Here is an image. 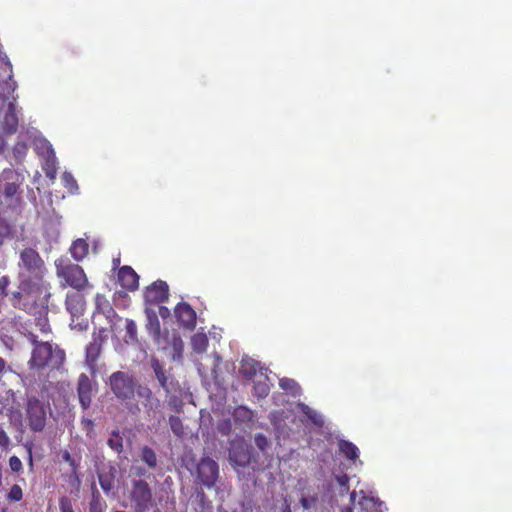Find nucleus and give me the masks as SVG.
<instances>
[{
  "label": "nucleus",
  "instance_id": "26",
  "mask_svg": "<svg viewBox=\"0 0 512 512\" xmlns=\"http://www.w3.org/2000/svg\"><path fill=\"white\" fill-rule=\"evenodd\" d=\"M126 335L124 337V341L126 343H135L138 341V334H137V325L134 320L132 319H126Z\"/></svg>",
  "mask_w": 512,
  "mask_h": 512
},
{
  "label": "nucleus",
  "instance_id": "32",
  "mask_svg": "<svg viewBox=\"0 0 512 512\" xmlns=\"http://www.w3.org/2000/svg\"><path fill=\"white\" fill-rule=\"evenodd\" d=\"M167 404H168L169 408L172 409L173 411H175L176 413L183 412L184 402L179 396H176V395L168 396Z\"/></svg>",
  "mask_w": 512,
  "mask_h": 512
},
{
  "label": "nucleus",
  "instance_id": "37",
  "mask_svg": "<svg viewBox=\"0 0 512 512\" xmlns=\"http://www.w3.org/2000/svg\"><path fill=\"white\" fill-rule=\"evenodd\" d=\"M62 460L69 464L71 467V471L73 474H77L78 466L79 464L76 462V460L72 457V455L69 453V451L65 450L62 453Z\"/></svg>",
  "mask_w": 512,
  "mask_h": 512
},
{
  "label": "nucleus",
  "instance_id": "34",
  "mask_svg": "<svg viewBox=\"0 0 512 512\" xmlns=\"http://www.w3.org/2000/svg\"><path fill=\"white\" fill-rule=\"evenodd\" d=\"M8 499L11 501H20L23 497L22 489L19 485L14 484L7 495Z\"/></svg>",
  "mask_w": 512,
  "mask_h": 512
},
{
  "label": "nucleus",
  "instance_id": "10",
  "mask_svg": "<svg viewBox=\"0 0 512 512\" xmlns=\"http://www.w3.org/2000/svg\"><path fill=\"white\" fill-rule=\"evenodd\" d=\"M219 476V466L210 457H203L197 465V477L201 483L211 488L215 485Z\"/></svg>",
  "mask_w": 512,
  "mask_h": 512
},
{
  "label": "nucleus",
  "instance_id": "21",
  "mask_svg": "<svg viewBox=\"0 0 512 512\" xmlns=\"http://www.w3.org/2000/svg\"><path fill=\"white\" fill-rule=\"evenodd\" d=\"M69 251H70L72 258L75 261L79 262V261H82L88 255L89 245L85 239L78 238L75 241H73V243L70 246Z\"/></svg>",
  "mask_w": 512,
  "mask_h": 512
},
{
  "label": "nucleus",
  "instance_id": "53",
  "mask_svg": "<svg viewBox=\"0 0 512 512\" xmlns=\"http://www.w3.org/2000/svg\"><path fill=\"white\" fill-rule=\"evenodd\" d=\"M54 173H55V171H54V172H49V171H47V172H46V175H47L48 177H50V178H54Z\"/></svg>",
  "mask_w": 512,
  "mask_h": 512
},
{
  "label": "nucleus",
  "instance_id": "38",
  "mask_svg": "<svg viewBox=\"0 0 512 512\" xmlns=\"http://www.w3.org/2000/svg\"><path fill=\"white\" fill-rule=\"evenodd\" d=\"M60 512H74L72 501L67 496H62L59 499Z\"/></svg>",
  "mask_w": 512,
  "mask_h": 512
},
{
  "label": "nucleus",
  "instance_id": "14",
  "mask_svg": "<svg viewBox=\"0 0 512 512\" xmlns=\"http://www.w3.org/2000/svg\"><path fill=\"white\" fill-rule=\"evenodd\" d=\"M118 281L122 288L135 291L139 286V276L130 266H122L118 271Z\"/></svg>",
  "mask_w": 512,
  "mask_h": 512
},
{
  "label": "nucleus",
  "instance_id": "29",
  "mask_svg": "<svg viewBox=\"0 0 512 512\" xmlns=\"http://www.w3.org/2000/svg\"><path fill=\"white\" fill-rule=\"evenodd\" d=\"M107 445L117 453L123 451V438L119 431H112L111 437L107 441Z\"/></svg>",
  "mask_w": 512,
  "mask_h": 512
},
{
  "label": "nucleus",
  "instance_id": "18",
  "mask_svg": "<svg viewBox=\"0 0 512 512\" xmlns=\"http://www.w3.org/2000/svg\"><path fill=\"white\" fill-rule=\"evenodd\" d=\"M151 367L155 373L157 380L159 381L160 386L165 390L167 394L173 391V382L168 381L169 377L166 375V370L163 365L160 363L158 359H152Z\"/></svg>",
  "mask_w": 512,
  "mask_h": 512
},
{
  "label": "nucleus",
  "instance_id": "4",
  "mask_svg": "<svg viewBox=\"0 0 512 512\" xmlns=\"http://www.w3.org/2000/svg\"><path fill=\"white\" fill-rule=\"evenodd\" d=\"M26 337L35 345L29 360L31 368L39 370L48 366L55 367L64 359L61 351L53 352L52 345L49 342H38V336L33 332H28Z\"/></svg>",
  "mask_w": 512,
  "mask_h": 512
},
{
  "label": "nucleus",
  "instance_id": "23",
  "mask_svg": "<svg viewBox=\"0 0 512 512\" xmlns=\"http://www.w3.org/2000/svg\"><path fill=\"white\" fill-rule=\"evenodd\" d=\"M338 447L340 453L348 460L355 461L359 458V449L354 443L348 440H340Z\"/></svg>",
  "mask_w": 512,
  "mask_h": 512
},
{
  "label": "nucleus",
  "instance_id": "22",
  "mask_svg": "<svg viewBox=\"0 0 512 512\" xmlns=\"http://www.w3.org/2000/svg\"><path fill=\"white\" fill-rule=\"evenodd\" d=\"M297 408L302 414H304L307 417L311 424L315 425L316 427H322L324 425V420L322 416L305 403H298Z\"/></svg>",
  "mask_w": 512,
  "mask_h": 512
},
{
  "label": "nucleus",
  "instance_id": "54",
  "mask_svg": "<svg viewBox=\"0 0 512 512\" xmlns=\"http://www.w3.org/2000/svg\"><path fill=\"white\" fill-rule=\"evenodd\" d=\"M84 422H86V425L92 426L93 422L89 419H85Z\"/></svg>",
  "mask_w": 512,
  "mask_h": 512
},
{
  "label": "nucleus",
  "instance_id": "30",
  "mask_svg": "<svg viewBox=\"0 0 512 512\" xmlns=\"http://www.w3.org/2000/svg\"><path fill=\"white\" fill-rule=\"evenodd\" d=\"M106 508L105 501L101 498L100 494L93 493L92 499L89 503V512H104Z\"/></svg>",
  "mask_w": 512,
  "mask_h": 512
},
{
  "label": "nucleus",
  "instance_id": "40",
  "mask_svg": "<svg viewBox=\"0 0 512 512\" xmlns=\"http://www.w3.org/2000/svg\"><path fill=\"white\" fill-rule=\"evenodd\" d=\"M9 466L10 469L15 473H18L22 470V462L20 458L15 455L9 458Z\"/></svg>",
  "mask_w": 512,
  "mask_h": 512
},
{
  "label": "nucleus",
  "instance_id": "20",
  "mask_svg": "<svg viewBox=\"0 0 512 512\" xmlns=\"http://www.w3.org/2000/svg\"><path fill=\"white\" fill-rule=\"evenodd\" d=\"M232 415L236 423L243 424L248 427L252 426L255 422L254 411L246 406H237Z\"/></svg>",
  "mask_w": 512,
  "mask_h": 512
},
{
  "label": "nucleus",
  "instance_id": "25",
  "mask_svg": "<svg viewBox=\"0 0 512 512\" xmlns=\"http://www.w3.org/2000/svg\"><path fill=\"white\" fill-rule=\"evenodd\" d=\"M141 460L150 468L154 469L157 466V455L155 451L149 446L141 448Z\"/></svg>",
  "mask_w": 512,
  "mask_h": 512
},
{
  "label": "nucleus",
  "instance_id": "5",
  "mask_svg": "<svg viewBox=\"0 0 512 512\" xmlns=\"http://www.w3.org/2000/svg\"><path fill=\"white\" fill-rule=\"evenodd\" d=\"M55 267L58 278L64 281V286H70L78 292H82L91 286L84 269L80 265L72 263L69 259H57Z\"/></svg>",
  "mask_w": 512,
  "mask_h": 512
},
{
  "label": "nucleus",
  "instance_id": "47",
  "mask_svg": "<svg viewBox=\"0 0 512 512\" xmlns=\"http://www.w3.org/2000/svg\"><path fill=\"white\" fill-rule=\"evenodd\" d=\"M294 384H295V382L293 380H290V379H281L280 380V386L283 389H288V388H290Z\"/></svg>",
  "mask_w": 512,
  "mask_h": 512
},
{
  "label": "nucleus",
  "instance_id": "31",
  "mask_svg": "<svg viewBox=\"0 0 512 512\" xmlns=\"http://www.w3.org/2000/svg\"><path fill=\"white\" fill-rule=\"evenodd\" d=\"M147 318H148L147 329L151 333H153L155 335H159L160 334V323H159V319H158L157 315L154 312H151V313L147 314Z\"/></svg>",
  "mask_w": 512,
  "mask_h": 512
},
{
  "label": "nucleus",
  "instance_id": "8",
  "mask_svg": "<svg viewBox=\"0 0 512 512\" xmlns=\"http://www.w3.org/2000/svg\"><path fill=\"white\" fill-rule=\"evenodd\" d=\"M135 512H147L153 505L152 490L145 480H133L130 493Z\"/></svg>",
  "mask_w": 512,
  "mask_h": 512
},
{
  "label": "nucleus",
  "instance_id": "12",
  "mask_svg": "<svg viewBox=\"0 0 512 512\" xmlns=\"http://www.w3.org/2000/svg\"><path fill=\"white\" fill-rule=\"evenodd\" d=\"M174 313L180 326L190 331L194 330L197 315L195 310L187 302L178 303L175 306Z\"/></svg>",
  "mask_w": 512,
  "mask_h": 512
},
{
  "label": "nucleus",
  "instance_id": "16",
  "mask_svg": "<svg viewBox=\"0 0 512 512\" xmlns=\"http://www.w3.org/2000/svg\"><path fill=\"white\" fill-rule=\"evenodd\" d=\"M18 407L17 396L12 389H8L3 394H0V413L12 415L18 410Z\"/></svg>",
  "mask_w": 512,
  "mask_h": 512
},
{
  "label": "nucleus",
  "instance_id": "39",
  "mask_svg": "<svg viewBox=\"0 0 512 512\" xmlns=\"http://www.w3.org/2000/svg\"><path fill=\"white\" fill-rule=\"evenodd\" d=\"M254 442H255V445L259 448V450H261L263 452L268 447V439L265 435H263L261 433L255 435Z\"/></svg>",
  "mask_w": 512,
  "mask_h": 512
},
{
  "label": "nucleus",
  "instance_id": "50",
  "mask_svg": "<svg viewBox=\"0 0 512 512\" xmlns=\"http://www.w3.org/2000/svg\"><path fill=\"white\" fill-rule=\"evenodd\" d=\"M28 454H29V463H30V466L32 467L33 466V456H32V448L31 447L28 449Z\"/></svg>",
  "mask_w": 512,
  "mask_h": 512
},
{
  "label": "nucleus",
  "instance_id": "13",
  "mask_svg": "<svg viewBox=\"0 0 512 512\" xmlns=\"http://www.w3.org/2000/svg\"><path fill=\"white\" fill-rule=\"evenodd\" d=\"M94 386L91 379L84 373L79 375L77 382V394L80 406L87 410L91 406Z\"/></svg>",
  "mask_w": 512,
  "mask_h": 512
},
{
  "label": "nucleus",
  "instance_id": "52",
  "mask_svg": "<svg viewBox=\"0 0 512 512\" xmlns=\"http://www.w3.org/2000/svg\"><path fill=\"white\" fill-rule=\"evenodd\" d=\"M163 311H166L168 313V309L166 307H160L159 312L161 316H163Z\"/></svg>",
  "mask_w": 512,
  "mask_h": 512
},
{
  "label": "nucleus",
  "instance_id": "33",
  "mask_svg": "<svg viewBox=\"0 0 512 512\" xmlns=\"http://www.w3.org/2000/svg\"><path fill=\"white\" fill-rule=\"evenodd\" d=\"M96 309L100 312L111 310V306L106 297L102 294H96L95 296Z\"/></svg>",
  "mask_w": 512,
  "mask_h": 512
},
{
  "label": "nucleus",
  "instance_id": "15",
  "mask_svg": "<svg viewBox=\"0 0 512 512\" xmlns=\"http://www.w3.org/2000/svg\"><path fill=\"white\" fill-rule=\"evenodd\" d=\"M67 311L74 317L82 315L85 311V298L80 292L68 293L65 300Z\"/></svg>",
  "mask_w": 512,
  "mask_h": 512
},
{
  "label": "nucleus",
  "instance_id": "57",
  "mask_svg": "<svg viewBox=\"0 0 512 512\" xmlns=\"http://www.w3.org/2000/svg\"><path fill=\"white\" fill-rule=\"evenodd\" d=\"M155 512H160L159 510H156Z\"/></svg>",
  "mask_w": 512,
  "mask_h": 512
},
{
  "label": "nucleus",
  "instance_id": "7",
  "mask_svg": "<svg viewBox=\"0 0 512 512\" xmlns=\"http://www.w3.org/2000/svg\"><path fill=\"white\" fill-rule=\"evenodd\" d=\"M107 340V331L105 328L99 329L92 335V341L87 345L85 351V365L90 374L95 377L99 371L98 360L100 358L102 347Z\"/></svg>",
  "mask_w": 512,
  "mask_h": 512
},
{
  "label": "nucleus",
  "instance_id": "9",
  "mask_svg": "<svg viewBox=\"0 0 512 512\" xmlns=\"http://www.w3.org/2000/svg\"><path fill=\"white\" fill-rule=\"evenodd\" d=\"M253 459V448L242 438L234 439L229 447V461L234 467H246Z\"/></svg>",
  "mask_w": 512,
  "mask_h": 512
},
{
  "label": "nucleus",
  "instance_id": "6",
  "mask_svg": "<svg viewBox=\"0 0 512 512\" xmlns=\"http://www.w3.org/2000/svg\"><path fill=\"white\" fill-rule=\"evenodd\" d=\"M51 414L49 402H44L36 396H28L25 404V420L32 432L44 431L47 416Z\"/></svg>",
  "mask_w": 512,
  "mask_h": 512
},
{
  "label": "nucleus",
  "instance_id": "51",
  "mask_svg": "<svg viewBox=\"0 0 512 512\" xmlns=\"http://www.w3.org/2000/svg\"><path fill=\"white\" fill-rule=\"evenodd\" d=\"M4 145H5L4 139L2 136H0V152H2L4 150Z\"/></svg>",
  "mask_w": 512,
  "mask_h": 512
},
{
  "label": "nucleus",
  "instance_id": "43",
  "mask_svg": "<svg viewBox=\"0 0 512 512\" xmlns=\"http://www.w3.org/2000/svg\"><path fill=\"white\" fill-rule=\"evenodd\" d=\"M336 481L339 484L340 487L345 488L346 490L349 489V477L347 474H341L336 476Z\"/></svg>",
  "mask_w": 512,
  "mask_h": 512
},
{
  "label": "nucleus",
  "instance_id": "41",
  "mask_svg": "<svg viewBox=\"0 0 512 512\" xmlns=\"http://www.w3.org/2000/svg\"><path fill=\"white\" fill-rule=\"evenodd\" d=\"M10 445V438L4 428L0 426V447L6 449Z\"/></svg>",
  "mask_w": 512,
  "mask_h": 512
},
{
  "label": "nucleus",
  "instance_id": "28",
  "mask_svg": "<svg viewBox=\"0 0 512 512\" xmlns=\"http://www.w3.org/2000/svg\"><path fill=\"white\" fill-rule=\"evenodd\" d=\"M191 344H192V347L193 349L198 352V353H202L204 351H206L207 349V346H208V338L205 334L203 333H198V334H195L192 339H191Z\"/></svg>",
  "mask_w": 512,
  "mask_h": 512
},
{
  "label": "nucleus",
  "instance_id": "45",
  "mask_svg": "<svg viewBox=\"0 0 512 512\" xmlns=\"http://www.w3.org/2000/svg\"><path fill=\"white\" fill-rule=\"evenodd\" d=\"M10 370V367L7 365V362L5 359L0 357V379L4 374H6Z\"/></svg>",
  "mask_w": 512,
  "mask_h": 512
},
{
  "label": "nucleus",
  "instance_id": "17",
  "mask_svg": "<svg viewBox=\"0 0 512 512\" xmlns=\"http://www.w3.org/2000/svg\"><path fill=\"white\" fill-rule=\"evenodd\" d=\"M18 125L19 120L16 112V105L14 102H10L2 123L3 131L7 134H14L18 129Z\"/></svg>",
  "mask_w": 512,
  "mask_h": 512
},
{
  "label": "nucleus",
  "instance_id": "36",
  "mask_svg": "<svg viewBox=\"0 0 512 512\" xmlns=\"http://www.w3.org/2000/svg\"><path fill=\"white\" fill-rule=\"evenodd\" d=\"M254 392L258 397L264 398L269 394L270 388L265 382L255 383Z\"/></svg>",
  "mask_w": 512,
  "mask_h": 512
},
{
  "label": "nucleus",
  "instance_id": "44",
  "mask_svg": "<svg viewBox=\"0 0 512 512\" xmlns=\"http://www.w3.org/2000/svg\"><path fill=\"white\" fill-rule=\"evenodd\" d=\"M10 284V280L7 276L0 278V295H6L7 287Z\"/></svg>",
  "mask_w": 512,
  "mask_h": 512
},
{
  "label": "nucleus",
  "instance_id": "46",
  "mask_svg": "<svg viewBox=\"0 0 512 512\" xmlns=\"http://www.w3.org/2000/svg\"><path fill=\"white\" fill-rule=\"evenodd\" d=\"M16 191V186L14 184L8 183L5 187V195L12 196Z\"/></svg>",
  "mask_w": 512,
  "mask_h": 512
},
{
  "label": "nucleus",
  "instance_id": "3",
  "mask_svg": "<svg viewBox=\"0 0 512 512\" xmlns=\"http://www.w3.org/2000/svg\"><path fill=\"white\" fill-rule=\"evenodd\" d=\"M18 281H47L45 276L48 273L46 264L39 252L31 247L22 249L18 261Z\"/></svg>",
  "mask_w": 512,
  "mask_h": 512
},
{
  "label": "nucleus",
  "instance_id": "48",
  "mask_svg": "<svg viewBox=\"0 0 512 512\" xmlns=\"http://www.w3.org/2000/svg\"><path fill=\"white\" fill-rule=\"evenodd\" d=\"M312 501H314V499H312ZM300 504L304 509H309L311 507V500L306 497H302L300 499Z\"/></svg>",
  "mask_w": 512,
  "mask_h": 512
},
{
  "label": "nucleus",
  "instance_id": "42",
  "mask_svg": "<svg viewBox=\"0 0 512 512\" xmlns=\"http://www.w3.org/2000/svg\"><path fill=\"white\" fill-rule=\"evenodd\" d=\"M63 181L68 188L77 187V182L70 173L65 172L63 174Z\"/></svg>",
  "mask_w": 512,
  "mask_h": 512
},
{
  "label": "nucleus",
  "instance_id": "55",
  "mask_svg": "<svg viewBox=\"0 0 512 512\" xmlns=\"http://www.w3.org/2000/svg\"><path fill=\"white\" fill-rule=\"evenodd\" d=\"M115 512H126V511L118 510V511H115Z\"/></svg>",
  "mask_w": 512,
  "mask_h": 512
},
{
  "label": "nucleus",
  "instance_id": "11",
  "mask_svg": "<svg viewBox=\"0 0 512 512\" xmlns=\"http://www.w3.org/2000/svg\"><path fill=\"white\" fill-rule=\"evenodd\" d=\"M169 296V287L165 281L157 280L146 287L144 292L145 302L149 304H160L165 302Z\"/></svg>",
  "mask_w": 512,
  "mask_h": 512
},
{
  "label": "nucleus",
  "instance_id": "35",
  "mask_svg": "<svg viewBox=\"0 0 512 512\" xmlns=\"http://www.w3.org/2000/svg\"><path fill=\"white\" fill-rule=\"evenodd\" d=\"M11 235V226L8 222L2 218H0V244L3 243L5 238L10 237Z\"/></svg>",
  "mask_w": 512,
  "mask_h": 512
},
{
  "label": "nucleus",
  "instance_id": "2",
  "mask_svg": "<svg viewBox=\"0 0 512 512\" xmlns=\"http://www.w3.org/2000/svg\"><path fill=\"white\" fill-rule=\"evenodd\" d=\"M109 386L114 396L122 403H127L134 398L135 393L142 399V404L149 413L159 404V400L153 397V392L147 386L137 385L133 376L123 371H116L109 377Z\"/></svg>",
  "mask_w": 512,
  "mask_h": 512
},
{
  "label": "nucleus",
  "instance_id": "1",
  "mask_svg": "<svg viewBox=\"0 0 512 512\" xmlns=\"http://www.w3.org/2000/svg\"><path fill=\"white\" fill-rule=\"evenodd\" d=\"M50 290L48 281H18L17 290L10 294L9 301L15 309L36 315L48 308Z\"/></svg>",
  "mask_w": 512,
  "mask_h": 512
},
{
  "label": "nucleus",
  "instance_id": "56",
  "mask_svg": "<svg viewBox=\"0 0 512 512\" xmlns=\"http://www.w3.org/2000/svg\"><path fill=\"white\" fill-rule=\"evenodd\" d=\"M287 512H290L289 506H287Z\"/></svg>",
  "mask_w": 512,
  "mask_h": 512
},
{
  "label": "nucleus",
  "instance_id": "19",
  "mask_svg": "<svg viewBox=\"0 0 512 512\" xmlns=\"http://www.w3.org/2000/svg\"><path fill=\"white\" fill-rule=\"evenodd\" d=\"M261 363L256 361L250 357H244L240 363L239 372L243 378L247 380H251L257 374L258 371H261Z\"/></svg>",
  "mask_w": 512,
  "mask_h": 512
},
{
  "label": "nucleus",
  "instance_id": "24",
  "mask_svg": "<svg viewBox=\"0 0 512 512\" xmlns=\"http://www.w3.org/2000/svg\"><path fill=\"white\" fill-rule=\"evenodd\" d=\"M35 317L34 323L36 328L41 332V334L47 335L51 332V327L49 324L48 319V308L45 309L44 312H39L36 315H33Z\"/></svg>",
  "mask_w": 512,
  "mask_h": 512
},
{
  "label": "nucleus",
  "instance_id": "58",
  "mask_svg": "<svg viewBox=\"0 0 512 512\" xmlns=\"http://www.w3.org/2000/svg\"><path fill=\"white\" fill-rule=\"evenodd\" d=\"M349 512H351V511H349Z\"/></svg>",
  "mask_w": 512,
  "mask_h": 512
},
{
  "label": "nucleus",
  "instance_id": "49",
  "mask_svg": "<svg viewBox=\"0 0 512 512\" xmlns=\"http://www.w3.org/2000/svg\"><path fill=\"white\" fill-rule=\"evenodd\" d=\"M100 485L106 491L110 489V485L105 483L101 478H100Z\"/></svg>",
  "mask_w": 512,
  "mask_h": 512
},
{
  "label": "nucleus",
  "instance_id": "27",
  "mask_svg": "<svg viewBox=\"0 0 512 512\" xmlns=\"http://www.w3.org/2000/svg\"><path fill=\"white\" fill-rule=\"evenodd\" d=\"M168 421L173 434L178 438H182L185 435V429L181 418L171 415Z\"/></svg>",
  "mask_w": 512,
  "mask_h": 512
}]
</instances>
